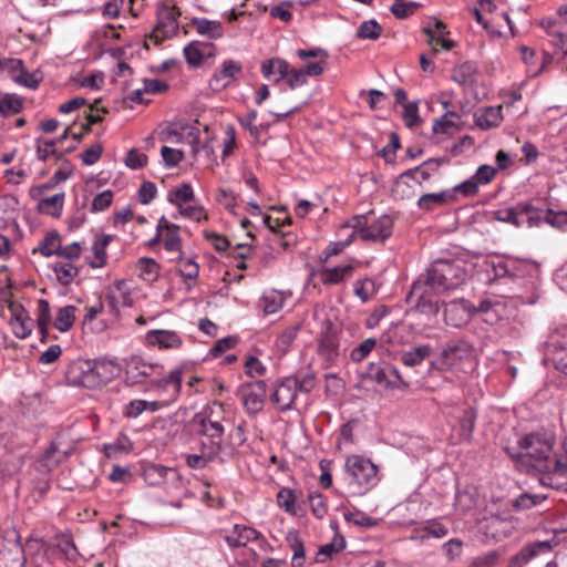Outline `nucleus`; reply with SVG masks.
I'll return each mask as SVG.
<instances>
[{
    "mask_svg": "<svg viewBox=\"0 0 567 567\" xmlns=\"http://www.w3.org/2000/svg\"><path fill=\"white\" fill-rule=\"evenodd\" d=\"M196 31L209 39H218L223 35V27L219 21H212L204 18H194L192 20Z\"/></svg>",
    "mask_w": 567,
    "mask_h": 567,
    "instance_id": "obj_33",
    "label": "nucleus"
},
{
    "mask_svg": "<svg viewBox=\"0 0 567 567\" xmlns=\"http://www.w3.org/2000/svg\"><path fill=\"white\" fill-rule=\"evenodd\" d=\"M290 549L292 550V567H302L305 564V547L297 532H289L287 535Z\"/></svg>",
    "mask_w": 567,
    "mask_h": 567,
    "instance_id": "obj_41",
    "label": "nucleus"
},
{
    "mask_svg": "<svg viewBox=\"0 0 567 567\" xmlns=\"http://www.w3.org/2000/svg\"><path fill=\"white\" fill-rule=\"evenodd\" d=\"M474 65L470 62H465L453 71V79L461 84H467L474 81Z\"/></svg>",
    "mask_w": 567,
    "mask_h": 567,
    "instance_id": "obj_62",
    "label": "nucleus"
},
{
    "mask_svg": "<svg viewBox=\"0 0 567 567\" xmlns=\"http://www.w3.org/2000/svg\"><path fill=\"white\" fill-rule=\"evenodd\" d=\"M423 31L427 34L429 44L432 47L434 53L439 52L440 49L449 51L454 47V41L444 38V34L434 33L431 27H425Z\"/></svg>",
    "mask_w": 567,
    "mask_h": 567,
    "instance_id": "obj_54",
    "label": "nucleus"
},
{
    "mask_svg": "<svg viewBox=\"0 0 567 567\" xmlns=\"http://www.w3.org/2000/svg\"><path fill=\"white\" fill-rule=\"evenodd\" d=\"M297 382L293 378H286L274 391L272 401L282 411L289 410L297 398Z\"/></svg>",
    "mask_w": 567,
    "mask_h": 567,
    "instance_id": "obj_17",
    "label": "nucleus"
},
{
    "mask_svg": "<svg viewBox=\"0 0 567 567\" xmlns=\"http://www.w3.org/2000/svg\"><path fill=\"white\" fill-rule=\"evenodd\" d=\"M545 498L543 495L523 493L514 501L513 506L517 511L529 509L539 505Z\"/></svg>",
    "mask_w": 567,
    "mask_h": 567,
    "instance_id": "obj_57",
    "label": "nucleus"
},
{
    "mask_svg": "<svg viewBox=\"0 0 567 567\" xmlns=\"http://www.w3.org/2000/svg\"><path fill=\"white\" fill-rule=\"evenodd\" d=\"M423 526L425 528V533L427 534L429 539H441L449 534V528L439 519H429L423 523Z\"/></svg>",
    "mask_w": 567,
    "mask_h": 567,
    "instance_id": "obj_63",
    "label": "nucleus"
},
{
    "mask_svg": "<svg viewBox=\"0 0 567 567\" xmlns=\"http://www.w3.org/2000/svg\"><path fill=\"white\" fill-rule=\"evenodd\" d=\"M466 278L464 267L451 260H435L431 264L425 275L420 276L430 287L439 292L452 290L461 286Z\"/></svg>",
    "mask_w": 567,
    "mask_h": 567,
    "instance_id": "obj_3",
    "label": "nucleus"
},
{
    "mask_svg": "<svg viewBox=\"0 0 567 567\" xmlns=\"http://www.w3.org/2000/svg\"><path fill=\"white\" fill-rule=\"evenodd\" d=\"M461 116L454 111L445 112L441 117L433 121L432 131L434 134L453 135L461 130Z\"/></svg>",
    "mask_w": 567,
    "mask_h": 567,
    "instance_id": "obj_23",
    "label": "nucleus"
},
{
    "mask_svg": "<svg viewBox=\"0 0 567 567\" xmlns=\"http://www.w3.org/2000/svg\"><path fill=\"white\" fill-rule=\"evenodd\" d=\"M213 408L208 410H204L200 413H197L192 424L195 431L208 439H216L221 441V435L224 433V427L220 422L212 419Z\"/></svg>",
    "mask_w": 567,
    "mask_h": 567,
    "instance_id": "obj_12",
    "label": "nucleus"
},
{
    "mask_svg": "<svg viewBox=\"0 0 567 567\" xmlns=\"http://www.w3.org/2000/svg\"><path fill=\"white\" fill-rule=\"evenodd\" d=\"M503 121L502 105L487 106L481 113L475 114V124L483 130L497 127Z\"/></svg>",
    "mask_w": 567,
    "mask_h": 567,
    "instance_id": "obj_26",
    "label": "nucleus"
},
{
    "mask_svg": "<svg viewBox=\"0 0 567 567\" xmlns=\"http://www.w3.org/2000/svg\"><path fill=\"white\" fill-rule=\"evenodd\" d=\"M473 353V346L463 339L447 342L440 354L431 361L430 370L447 371L460 362L467 360Z\"/></svg>",
    "mask_w": 567,
    "mask_h": 567,
    "instance_id": "obj_7",
    "label": "nucleus"
},
{
    "mask_svg": "<svg viewBox=\"0 0 567 567\" xmlns=\"http://www.w3.org/2000/svg\"><path fill=\"white\" fill-rule=\"evenodd\" d=\"M179 16L181 10L173 0L159 2L156 7V24L150 39L154 40L155 44H159L175 37L179 29Z\"/></svg>",
    "mask_w": 567,
    "mask_h": 567,
    "instance_id": "obj_4",
    "label": "nucleus"
},
{
    "mask_svg": "<svg viewBox=\"0 0 567 567\" xmlns=\"http://www.w3.org/2000/svg\"><path fill=\"white\" fill-rule=\"evenodd\" d=\"M183 368L173 369L167 377L156 381L154 388L158 393H167L168 401H175L182 390Z\"/></svg>",
    "mask_w": 567,
    "mask_h": 567,
    "instance_id": "obj_15",
    "label": "nucleus"
},
{
    "mask_svg": "<svg viewBox=\"0 0 567 567\" xmlns=\"http://www.w3.org/2000/svg\"><path fill=\"white\" fill-rule=\"evenodd\" d=\"M145 340L148 346L161 350H176L183 346L182 337L173 330H150L145 334Z\"/></svg>",
    "mask_w": 567,
    "mask_h": 567,
    "instance_id": "obj_13",
    "label": "nucleus"
},
{
    "mask_svg": "<svg viewBox=\"0 0 567 567\" xmlns=\"http://www.w3.org/2000/svg\"><path fill=\"white\" fill-rule=\"evenodd\" d=\"M267 393V383L265 380H250V410L261 409Z\"/></svg>",
    "mask_w": 567,
    "mask_h": 567,
    "instance_id": "obj_45",
    "label": "nucleus"
},
{
    "mask_svg": "<svg viewBox=\"0 0 567 567\" xmlns=\"http://www.w3.org/2000/svg\"><path fill=\"white\" fill-rule=\"evenodd\" d=\"M241 71V65L233 60L225 61L221 69L216 72L210 81L209 85L214 90H220L230 84Z\"/></svg>",
    "mask_w": 567,
    "mask_h": 567,
    "instance_id": "obj_20",
    "label": "nucleus"
},
{
    "mask_svg": "<svg viewBox=\"0 0 567 567\" xmlns=\"http://www.w3.org/2000/svg\"><path fill=\"white\" fill-rule=\"evenodd\" d=\"M61 238L56 231L48 233L37 248L33 249V254L40 252L44 257L56 255L60 250Z\"/></svg>",
    "mask_w": 567,
    "mask_h": 567,
    "instance_id": "obj_37",
    "label": "nucleus"
},
{
    "mask_svg": "<svg viewBox=\"0 0 567 567\" xmlns=\"http://www.w3.org/2000/svg\"><path fill=\"white\" fill-rule=\"evenodd\" d=\"M261 73L267 80L279 82L287 73V61L279 58L265 60L261 63Z\"/></svg>",
    "mask_w": 567,
    "mask_h": 567,
    "instance_id": "obj_29",
    "label": "nucleus"
},
{
    "mask_svg": "<svg viewBox=\"0 0 567 567\" xmlns=\"http://www.w3.org/2000/svg\"><path fill=\"white\" fill-rule=\"evenodd\" d=\"M164 248L168 252L182 254V238L179 236V226H169V230L161 235Z\"/></svg>",
    "mask_w": 567,
    "mask_h": 567,
    "instance_id": "obj_43",
    "label": "nucleus"
},
{
    "mask_svg": "<svg viewBox=\"0 0 567 567\" xmlns=\"http://www.w3.org/2000/svg\"><path fill=\"white\" fill-rule=\"evenodd\" d=\"M474 315V306L468 300L456 299L444 303V321L447 326L453 328H462L466 326Z\"/></svg>",
    "mask_w": 567,
    "mask_h": 567,
    "instance_id": "obj_10",
    "label": "nucleus"
},
{
    "mask_svg": "<svg viewBox=\"0 0 567 567\" xmlns=\"http://www.w3.org/2000/svg\"><path fill=\"white\" fill-rule=\"evenodd\" d=\"M183 458L185 460L188 467L193 470H203L205 468L212 460H209V453L203 454L198 451H194L193 453H184Z\"/></svg>",
    "mask_w": 567,
    "mask_h": 567,
    "instance_id": "obj_58",
    "label": "nucleus"
},
{
    "mask_svg": "<svg viewBox=\"0 0 567 567\" xmlns=\"http://www.w3.org/2000/svg\"><path fill=\"white\" fill-rule=\"evenodd\" d=\"M23 103L21 99L12 94H6L0 99V114L11 116L21 112Z\"/></svg>",
    "mask_w": 567,
    "mask_h": 567,
    "instance_id": "obj_50",
    "label": "nucleus"
},
{
    "mask_svg": "<svg viewBox=\"0 0 567 567\" xmlns=\"http://www.w3.org/2000/svg\"><path fill=\"white\" fill-rule=\"evenodd\" d=\"M346 547V540L342 536H334L333 539L321 546L316 556V563H326L334 554L340 553Z\"/></svg>",
    "mask_w": 567,
    "mask_h": 567,
    "instance_id": "obj_39",
    "label": "nucleus"
},
{
    "mask_svg": "<svg viewBox=\"0 0 567 567\" xmlns=\"http://www.w3.org/2000/svg\"><path fill=\"white\" fill-rule=\"evenodd\" d=\"M64 204V193H59L50 197L42 198L38 203V209L43 213L54 217L61 215L62 208Z\"/></svg>",
    "mask_w": 567,
    "mask_h": 567,
    "instance_id": "obj_36",
    "label": "nucleus"
},
{
    "mask_svg": "<svg viewBox=\"0 0 567 567\" xmlns=\"http://www.w3.org/2000/svg\"><path fill=\"white\" fill-rule=\"evenodd\" d=\"M226 540L233 548L245 547L248 544L247 527L235 525L234 532L226 536Z\"/></svg>",
    "mask_w": 567,
    "mask_h": 567,
    "instance_id": "obj_61",
    "label": "nucleus"
},
{
    "mask_svg": "<svg viewBox=\"0 0 567 567\" xmlns=\"http://www.w3.org/2000/svg\"><path fill=\"white\" fill-rule=\"evenodd\" d=\"M289 89L295 90L307 83L305 72L301 69L291 68L287 62V73L284 76Z\"/></svg>",
    "mask_w": 567,
    "mask_h": 567,
    "instance_id": "obj_60",
    "label": "nucleus"
},
{
    "mask_svg": "<svg viewBox=\"0 0 567 567\" xmlns=\"http://www.w3.org/2000/svg\"><path fill=\"white\" fill-rule=\"evenodd\" d=\"M544 218V210L539 209L528 203H518V218L519 227L527 226L528 228L537 227Z\"/></svg>",
    "mask_w": 567,
    "mask_h": 567,
    "instance_id": "obj_25",
    "label": "nucleus"
},
{
    "mask_svg": "<svg viewBox=\"0 0 567 567\" xmlns=\"http://www.w3.org/2000/svg\"><path fill=\"white\" fill-rule=\"evenodd\" d=\"M10 311L12 315L10 324L14 336L19 339H25L32 331V320L29 313L21 305H11Z\"/></svg>",
    "mask_w": 567,
    "mask_h": 567,
    "instance_id": "obj_18",
    "label": "nucleus"
},
{
    "mask_svg": "<svg viewBox=\"0 0 567 567\" xmlns=\"http://www.w3.org/2000/svg\"><path fill=\"white\" fill-rule=\"evenodd\" d=\"M543 221L549 224L553 227L563 228L567 226V212H554L551 209L544 210Z\"/></svg>",
    "mask_w": 567,
    "mask_h": 567,
    "instance_id": "obj_64",
    "label": "nucleus"
},
{
    "mask_svg": "<svg viewBox=\"0 0 567 567\" xmlns=\"http://www.w3.org/2000/svg\"><path fill=\"white\" fill-rule=\"evenodd\" d=\"M64 455L59 452L58 445L52 442L40 458V465L48 472L55 468L63 460Z\"/></svg>",
    "mask_w": 567,
    "mask_h": 567,
    "instance_id": "obj_46",
    "label": "nucleus"
},
{
    "mask_svg": "<svg viewBox=\"0 0 567 567\" xmlns=\"http://www.w3.org/2000/svg\"><path fill=\"white\" fill-rule=\"evenodd\" d=\"M173 260L178 262L177 274L186 279H196L199 274L198 264L193 258H185L183 252Z\"/></svg>",
    "mask_w": 567,
    "mask_h": 567,
    "instance_id": "obj_44",
    "label": "nucleus"
},
{
    "mask_svg": "<svg viewBox=\"0 0 567 567\" xmlns=\"http://www.w3.org/2000/svg\"><path fill=\"white\" fill-rule=\"evenodd\" d=\"M112 240V236L110 235H101L97 237L93 245L92 251L94 254L95 260L90 264L92 268H102L106 262V247Z\"/></svg>",
    "mask_w": 567,
    "mask_h": 567,
    "instance_id": "obj_38",
    "label": "nucleus"
},
{
    "mask_svg": "<svg viewBox=\"0 0 567 567\" xmlns=\"http://www.w3.org/2000/svg\"><path fill=\"white\" fill-rule=\"evenodd\" d=\"M176 476L177 474L173 468L159 464H150L143 470L144 481L151 486L161 485Z\"/></svg>",
    "mask_w": 567,
    "mask_h": 567,
    "instance_id": "obj_24",
    "label": "nucleus"
},
{
    "mask_svg": "<svg viewBox=\"0 0 567 567\" xmlns=\"http://www.w3.org/2000/svg\"><path fill=\"white\" fill-rule=\"evenodd\" d=\"M422 4L414 1L403 2V0H395L391 7V12L398 19H405L412 16Z\"/></svg>",
    "mask_w": 567,
    "mask_h": 567,
    "instance_id": "obj_56",
    "label": "nucleus"
},
{
    "mask_svg": "<svg viewBox=\"0 0 567 567\" xmlns=\"http://www.w3.org/2000/svg\"><path fill=\"white\" fill-rule=\"evenodd\" d=\"M75 310L76 308L71 305L60 308L54 320L55 329H58L61 332L69 331L72 328L75 320Z\"/></svg>",
    "mask_w": 567,
    "mask_h": 567,
    "instance_id": "obj_42",
    "label": "nucleus"
},
{
    "mask_svg": "<svg viewBox=\"0 0 567 567\" xmlns=\"http://www.w3.org/2000/svg\"><path fill=\"white\" fill-rule=\"evenodd\" d=\"M178 214L184 218L197 223H199L203 219H207L205 208L202 205L195 203V200L193 203H188L183 205L182 207H178Z\"/></svg>",
    "mask_w": 567,
    "mask_h": 567,
    "instance_id": "obj_53",
    "label": "nucleus"
},
{
    "mask_svg": "<svg viewBox=\"0 0 567 567\" xmlns=\"http://www.w3.org/2000/svg\"><path fill=\"white\" fill-rule=\"evenodd\" d=\"M550 549V544L548 542H538L534 544H529L520 549L518 554H516L512 559V565L514 567H522L527 564L530 559L536 557L539 553L548 551Z\"/></svg>",
    "mask_w": 567,
    "mask_h": 567,
    "instance_id": "obj_27",
    "label": "nucleus"
},
{
    "mask_svg": "<svg viewBox=\"0 0 567 567\" xmlns=\"http://www.w3.org/2000/svg\"><path fill=\"white\" fill-rule=\"evenodd\" d=\"M522 457L542 474L539 482L544 486L564 489L567 477V455L551 454L553 442L542 439L538 434H528L519 441Z\"/></svg>",
    "mask_w": 567,
    "mask_h": 567,
    "instance_id": "obj_1",
    "label": "nucleus"
},
{
    "mask_svg": "<svg viewBox=\"0 0 567 567\" xmlns=\"http://www.w3.org/2000/svg\"><path fill=\"white\" fill-rule=\"evenodd\" d=\"M107 305L113 313H117L121 307H132L133 298L127 289L126 281L117 280L107 295Z\"/></svg>",
    "mask_w": 567,
    "mask_h": 567,
    "instance_id": "obj_19",
    "label": "nucleus"
},
{
    "mask_svg": "<svg viewBox=\"0 0 567 567\" xmlns=\"http://www.w3.org/2000/svg\"><path fill=\"white\" fill-rule=\"evenodd\" d=\"M53 271L56 280L62 286L71 285L79 274L78 267H75L70 260L56 261L53 266Z\"/></svg>",
    "mask_w": 567,
    "mask_h": 567,
    "instance_id": "obj_32",
    "label": "nucleus"
},
{
    "mask_svg": "<svg viewBox=\"0 0 567 567\" xmlns=\"http://www.w3.org/2000/svg\"><path fill=\"white\" fill-rule=\"evenodd\" d=\"M138 276L142 280L153 282L158 278L159 265L148 257H142L137 261Z\"/></svg>",
    "mask_w": 567,
    "mask_h": 567,
    "instance_id": "obj_40",
    "label": "nucleus"
},
{
    "mask_svg": "<svg viewBox=\"0 0 567 567\" xmlns=\"http://www.w3.org/2000/svg\"><path fill=\"white\" fill-rule=\"evenodd\" d=\"M167 199L171 204L182 207L185 204L193 203L195 199L194 190L190 184L183 183L168 193Z\"/></svg>",
    "mask_w": 567,
    "mask_h": 567,
    "instance_id": "obj_35",
    "label": "nucleus"
},
{
    "mask_svg": "<svg viewBox=\"0 0 567 567\" xmlns=\"http://www.w3.org/2000/svg\"><path fill=\"white\" fill-rule=\"evenodd\" d=\"M343 227H351L354 237L358 236L363 241L383 243L392 235L393 221L390 216L383 215L367 225L364 217L357 216L353 218V224H347Z\"/></svg>",
    "mask_w": 567,
    "mask_h": 567,
    "instance_id": "obj_6",
    "label": "nucleus"
},
{
    "mask_svg": "<svg viewBox=\"0 0 567 567\" xmlns=\"http://www.w3.org/2000/svg\"><path fill=\"white\" fill-rule=\"evenodd\" d=\"M290 297L291 293L289 291L269 289L258 300L257 308L265 315H274L284 307Z\"/></svg>",
    "mask_w": 567,
    "mask_h": 567,
    "instance_id": "obj_16",
    "label": "nucleus"
},
{
    "mask_svg": "<svg viewBox=\"0 0 567 567\" xmlns=\"http://www.w3.org/2000/svg\"><path fill=\"white\" fill-rule=\"evenodd\" d=\"M339 330L327 320L317 338V353L323 360L326 368L331 367L340 357Z\"/></svg>",
    "mask_w": 567,
    "mask_h": 567,
    "instance_id": "obj_8",
    "label": "nucleus"
},
{
    "mask_svg": "<svg viewBox=\"0 0 567 567\" xmlns=\"http://www.w3.org/2000/svg\"><path fill=\"white\" fill-rule=\"evenodd\" d=\"M494 277L503 278V277H513L515 276L516 262L513 259L499 260L497 262H492L491 265Z\"/></svg>",
    "mask_w": 567,
    "mask_h": 567,
    "instance_id": "obj_59",
    "label": "nucleus"
},
{
    "mask_svg": "<svg viewBox=\"0 0 567 567\" xmlns=\"http://www.w3.org/2000/svg\"><path fill=\"white\" fill-rule=\"evenodd\" d=\"M277 503L280 508L290 515L298 514L297 496L290 488L284 487L277 494Z\"/></svg>",
    "mask_w": 567,
    "mask_h": 567,
    "instance_id": "obj_47",
    "label": "nucleus"
},
{
    "mask_svg": "<svg viewBox=\"0 0 567 567\" xmlns=\"http://www.w3.org/2000/svg\"><path fill=\"white\" fill-rule=\"evenodd\" d=\"M354 293L362 302L370 300L375 293V284L370 278L359 279L354 284Z\"/></svg>",
    "mask_w": 567,
    "mask_h": 567,
    "instance_id": "obj_55",
    "label": "nucleus"
},
{
    "mask_svg": "<svg viewBox=\"0 0 567 567\" xmlns=\"http://www.w3.org/2000/svg\"><path fill=\"white\" fill-rule=\"evenodd\" d=\"M477 414L471 406L462 411L458 420V435L461 441H470L475 429Z\"/></svg>",
    "mask_w": 567,
    "mask_h": 567,
    "instance_id": "obj_30",
    "label": "nucleus"
},
{
    "mask_svg": "<svg viewBox=\"0 0 567 567\" xmlns=\"http://www.w3.org/2000/svg\"><path fill=\"white\" fill-rule=\"evenodd\" d=\"M442 163H447L445 158H431L425 161L422 165L406 169L402 173L403 177H409L410 179L415 181L417 184H422L431 177V172L429 171V166H434L433 169H437Z\"/></svg>",
    "mask_w": 567,
    "mask_h": 567,
    "instance_id": "obj_28",
    "label": "nucleus"
},
{
    "mask_svg": "<svg viewBox=\"0 0 567 567\" xmlns=\"http://www.w3.org/2000/svg\"><path fill=\"white\" fill-rule=\"evenodd\" d=\"M453 198V194L449 190H443L440 193H427L419 198L417 206L421 209L431 210L434 207L442 206L452 202Z\"/></svg>",
    "mask_w": 567,
    "mask_h": 567,
    "instance_id": "obj_31",
    "label": "nucleus"
},
{
    "mask_svg": "<svg viewBox=\"0 0 567 567\" xmlns=\"http://www.w3.org/2000/svg\"><path fill=\"white\" fill-rule=\"evenodd\" d=\"M432 348L430 344L414 347L401 354V361L406 367H416L421 364L430 354Z\"/></svg>",
    "mask_w": 567,
    "mask_h": 567,
    "instance_id": "obj_34",
    "label": "nucleus"
},
{
    "mask_svg": "<svg viewBox=\"0 0 567 567\" xmlns=\"http://www.w3.org/2000/svg\"><path fill=\"white\" fill-rule=\"evenodd\" d=\"M435 293H439L436 289L417 279L406 296V302L423 315L435 316L440 311L439 302L433 300Z\"/></svg>",
    "mask_w": 567,
    "mask_h": 567,
    "instance_id": "obj_9",
    "label": "nucleus"
},
{
    "mask_svg": "<svg viewBox=\"0 0 567 567\" xmlns=\"http://www.w3.org/2000/svg\"><path fill=\"white\" fill-rule=\"evenodd\" d=\"M363 377L384 389L402 391L410 389V383L402 378L399 370L390 362L383 360L370 362Z\"/></svg>",
    "mask_w": 567,
    "mask_h": 567,
    "instance_id": "obj_5",
    "label": "nucleus"
},
{
    "mask_svg": "<svg viewBox=\"0 0 567 567\" xmlns=\"http://www.w3.org/2000/svg\"><path fill=\"white\" fill-rule=\"evenodd\" d=\"M377 346V339L368 338L350 352L351 361L359 363L367 359Z\"/></svg>",
    "mask_w": 567,
    "mask_h": 567,
    "instance_id": "obj_51",
    "label": "nucleus"
},
{
    "mask_svg": "<svg viewBox=\"0 0 567 567\" xmlns=\"http://www.w3.org/2000/svg\"><path fill=\"white\" fill-rule=\"evenodd\" d=\"M158 368V364L147 363L138 357H133L126 363V381L130 384L141 383Z\"/></svg>",
    "mask_w": 567,
    "mask_h": 567,
    "instance_id": "obj_14",
    "label": "nucleus"
},
{
    "mask_svg": "<svg viewBox=\"0 0 567 567\" xmlns=\"http://www.w3.org/2000/svg\"><path fill=\"white\" fill-rule=\"evenodd\" d=\"M27 558L20 543H11L0 549V567H25Z\"/></svg>",
    "mask_w": 567,
    "mask_h": 567,
    "instance_id": "obj_21",
    "label": "nucleus"
},
{
    "mask_svg": "<svg viewBox=\"0 0 567 567\" xmlns=\"http://www.w3.org/2000/svg\"><path fill=\"white\" fill-rule=\"evenodd\" d=\"M216 200L233 214H237L236 208L243 199L230 188H219Z\"/></svg>",
    "mask_w": 567,
    "mask_h": 567,
    "instance_id": "obj_48",
    "label": "nucleus"
},
{
    "mask_svg": "<svg viewBox=\"0 0 567 567\" xmlns=\"http://www.w3.org/2000/svg\"><path fill=\"white\" fill-rule=\"evenodd\" d=\"M381 25L374 19H372L363 21L359 25L357 30V37L362 40H377L381 35Z\"/></svg>",
    "mask_w": 567,
    "mask_h": 567,
    "instance_id": "obj_52",
    "label": "nucleus"
},
{
    "mask_svg": "<svg viewBox=\"0 0 567 567\" xmlns=\"http://www.w3.org/2000/svg\"><path fill=\"white\" fill-rule=\"evenodd\" d=\"M354 267L351 264L339 265L336 267H319L313 275L324 286L341 285L353 276Z\"/></svg>",
    "mask_w": 567,
    "mask_h": 567,
    "instance_id": "obj_11",
    "label": "nucleus"
},
{
    "mask_svg": "<svg viewBox=\"0 0 567 567\" xmlns=\"http://www.w3.org/2000/svg\"><path fill=\"white\" fill-rule=\"evenodd\" d=\"M249 207H250V217H252L255 219L254 221L250 220V226H255L256 224H258V225L265 226L266 228H268L271 231L276 230V226L278 224L277 223H276V225L272 224V219H271L270 215H268L267 213H264L257 203H254L250 200Z\"/></svg>",
    "mask_w": 567,
    "mask_h": 567,
    "instance_id": "obj_49",
    "label": "nucleus"
},
{
    "mask_svg": "<svg viewBox=\"0 0 567 567\" xmlns=\"http://www.w3.org/2000/svg\"><path fill=\"white\" fill-rule=\"evenodd\" d=\"M378 466L361 455H350L344 463V482L353 495H363L379 483Z\"/></svg>",
    "mask_w": 567,
    "mask_h": 567,
    "instance_id": "obj_2",
    "label": "nucleus"
},
{
    "mask_svg": "<svg viewBox=\"0 0 567 567\" xmlns=\"http://www.w3.org/2000/svg\"><path fill=\"white\" fill-rule=\"evenodd\" d=\"M549 344L553 364L557 370L567 374V336H563V339L559 340L558 334H553Z\"/></svg>",
    "mask_w": 567,
    "mask_h": 567,
    "instance_id": "obj_22",
    "label": "nucleus"
}]
</instances>
